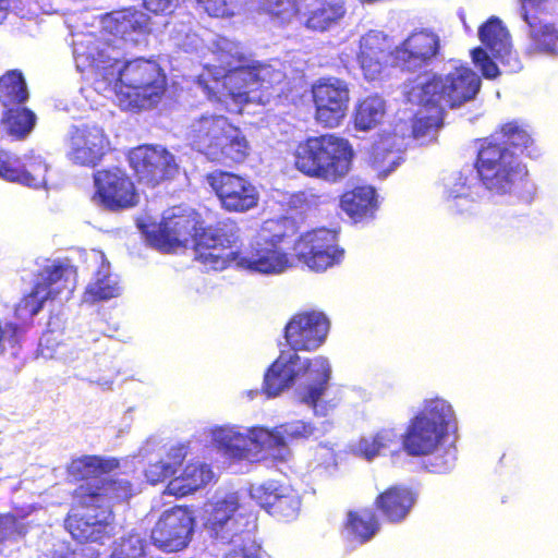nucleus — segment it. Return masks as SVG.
I'll list each match as a JSON object with an SVG mask.
<instances>
[{"label": "nucleus", "instance_id": "nucleus-5", "mask_svg": "<svg viewBox=\"0 0 558 558\" xmlns=\"http://www.w3.org/2000/svg\"><path fill=\"white\" fill-rule=\"evenodd\" d=\"M185 137L193 149L211 161L242 162L250 150L242 132L221 114L205 113L192 119Z\"/></svg>", "mask_w": 558, "mask_h": 558}, {"label": "nucleus", "instance_id": "nucleus-37", "mask_svg": "<svg viewBox=\"0 0 558 558\" xmlns=\"http://www.w3.org/2000/svg\"><path fill=\"white\" fill-rule=\"evenodd\" d=\"M386 116V101L378 95L367 96L355 107L354 125L357 130L368 131L379 125Z\"/></svg>", "mask_w": 558, "mask_h": 558}, {"label": "nucleus", "instance_id": "nucleus-34", "mask_svg": "<svg viewBox=\"0 0 558 558\" xmlns=\"http://www.w3.org/2000/svg\"><path fill=\"white\" fill-rule=\"evenodd\" d=\"M340 206L355 221L372 216L377 207L375 190L372 186H359L348 191L342 195Z\"/></svg>", "mask_w": 558, "mask_h": 558}, {"label": "nucleus", "instance_id": "nucleus-14", "mask_svg": "<svg viewBox=\"0 0 558 558\" xmlns=\"http://www.w3.org/2000/svg\"><path fill=\"white\" fill-rule=\"evenodd\" d=\"M315 119L326 128L340 125L350 101L348 83L337 77L320 78L312 87Z\"/></svg>", "mask_w": 558, "mask_h": 558}, {"label": "nucleus", "instance_id": "nucleus-11", "mask_svg": "<svg viewBox=\"0 0 558 558\" xmlns=\"http://www.w3.org/2000/svg\"><path fill=\"white\" fill-rule=\"evenodd\" d=\"M101 37L92 34L98 41L109 46L108 51H117L123 46H137L145 41L149 32V17L135 8L107 13L101 19Z\"/></svg>", "mask_w": 558, "mask_h": 558}, {"label": "nucleus", "instance_id": "nucleus-24", "mask_svg": "<svg viewBox=\"0 0 558 558\" xmlns=\"http://www.w3.org/2000/svg\"><path fill=\"white\" fill-rule=\"evenodd\" d=\"M314 138L318 146L323 145V149L318 151L323 168L319 178L336 181L344 177L350 170L353 156L348 141L330 134L315 136Z\"/></svg>", "mask_w": 558, "mask_h": 558}, {"label": "nucleus", "instance_id": "nucleus-28", "mask_svg": "<svg viewBox=\"0 0 558 558\" xmlns=\"http://www.w3.org/2000/svg\"><path fill=\"white\" fill-rule=\"evenodd\" d=\"M415 502L414 495L408 488L393 486L380 494L376 505L390 522H400Z\"/></svg>", "mask_w": 558, "mask_h": 558}, {"label": "nucleus", "instance_id": "nucleus-50", "mask_svg": "<svg viewBox=\"0 0 558 558\" xmlns=\"http://www.w3.org/2000/svg\"><path fill=\"white\" fill-rule=\"evenodd\" d=\"M50 292L44 290L41 286H35L31 294L25 296L16 306L15 314L19 318H33L36 316L45 301L52 299Z\"/></svg>", "mask_w": 558, "mask_h": 558}, {"label": "nucleus", "instance_id": "nucleus-1", "mask_svg": "<svg viewBox=\"0 0 558 558\" xmlns=\"http://www.w3.org/2000/svg\"><path fill=\"white\" fill-rule=\"evenodd\" d=\"M328 331L329 320L320 312L301 313L290 319L284 328L290 349L281 351L265 374L264 387L268 397H277L298 378L306 377L305 384L296 390L298 398L312 407L316 415H326V407L319 403V399L328 386L330 364L324 356L313 360L301 357L298 351L316 350L325 342Z\"/></svg>", "mask_w": 558, "mask_h": 558}, {"label": "nucleus", "instance_id": "nucleus-44", "mask_svg": "<svg viewBox=\"0 0 558 558\" xmlns=\"http://www.w3.org/2000/svg\"><path fill=\"white\" fill-rule=\"evenodd\" d=\"M48 165L40 156L26 157L24 162H21L20 177L17 183L27 185L29 187L39 189L46 184V173Z\"/></svg>", "mask_w": 558, "mask_h": 558}, {"label": "nucleus", "instance_id": "nucleus-35", "mask_svg": "<svg viewBox=\"0 0 558 558\" xmlns=\"http://www.w3.org/2000/svg\"><path fill=\"white\" fill-rule=\"evenodd\" d=\"M100 258L102 260L101 266L94 280L86 288L84 302L106 301L120 294L121 288L117 276L109 272V265L105 263L104 255Z\"/></svg>", "mask_w": 558, "mask_h": 558}, {"label": "nucleus", "instance_id": "nucleus-19", "mask_svg": "<svg viewBox=\"0 0 558 558\" xmlns=\"http://www.w3.org/2000/svg\"><path fill=\"white\" fill-rule=\"evenodd\" d=\"M193 531L192 514L182 507H174L162 512L151 530V541L165 551H179L186 547Z\"/></svg>", "mask_w": 558, "mask_h": 558}, {"label": "nucleus", "instance_id": "nucleus-41", "mask_svg": "<svg viewBox=\"0 0 558 558\" xmlns=\"http://www.w3.org/2000/svg\"><path fill=\"white\" fill-rule=\"evenodd\" d=\"M28 98V92L22 73L10 71L0 77V104L9 109L17 107Z\"/></svg>", "mask_w": 558, "mask_h": 558}, {"label": "nucleus", "instance_id": "nucleus-51", "mask_svg": "<svg viewBox=\"0 0 558 558\" xmlns=\"http://www.w3.org/2000/svg\"><path fill=\"white\" fill-rule=\"evenodd\" d=\"M250 72L252 74V81L255 85V89L258 87L269 88L283 82L286 74L280 70L276 69L271 64H254L250 65Z\"/></svg>", "mask_w": 558, "mask_h": 558}, {"label": "nucleus", "instance_id": "nucleus-25", "mask_svg": "<svg viewBox=\"0 0 558 558\" xmlns=\"http://www.w3.org/2000/svg\"><path fill=\"white\" fill-rule=\"evenodd\" d=\"M347 14L344 0H314L303 13L304 26L314 32L338 27Z\"/></svg>", "mask_w": 558, "mask_h": 558}, {"label": "nucleus", "instance_id": "nucleus-21", "mask_svg": "<svg viewBox=\"0 0 558 558\" xmlns=\"http://www.w3.org/2000/svg\"><path fill=\"white\" fill-rule=\"evenodd\" d=\"M96 195L110 209L134 206L137 194L131 179L119 168L101 170L94 175Z\"/></svg>", "mask_w": 558, "mask_h": 558}, {"label": "nucleus", "instance_id": "nucleus-2", "mask_svg": "<svg viewBox=\"0 0 558 558\" xmlns=\"http://www.w3.org/2000/svg\"><path fill=\"white\" fill-rule=\"evenodd\" d=\"M98 41L93 35L73 40V56L81 72L90 70L98 93L113 90L124 110H143L156 106L166 90V75L150 59L120 61L121 52Z\"/></svg>", "mask_w": 558, "mask_h": 558}, {"label": "nucleus", "instance_id": "nucleus-16", "mask_svg": "<svg viewBox=\"0 0 558 558\" xmlns=\"http://www.w3.org/2000/svg\"><path fill=\"white\" fill-rule=\"evenodd\" d=\"M207 182L227 211L245 213L258 204L259 193L256 186L244 177L215 171L207 175Z\"/></svg>", "mask_w": 558, "mask_h": 558}, {"label": "nucleus", "instance_id": "nucleus-26", "mask_svg": "<svg viewBox=\"0 0 558 558\" xmlns=\"http://www.w3.org/2000/svg\"><path fill=\"white\" fill-rule=\"evenodd\" d=\"M313 433L314 427L303 421H294L272 430L268 429L269 439H264L266 458L271 456L276 460H286L289 456L288 441L308 438Z\"/></svg>", "mask_w": 558, "mask_h": 558}, {"label": "nucleus", "instance_id": "nucleus-31", "mask_svg": "<svg viewBox=\"0 0 558 558\" xmlns=\"http://www.w3.org/2000/svg\"><path fill=\"white\" fill-rule=\"evenodd\" d=\"M423 108L415 114L412 135L422 145L433 142L442 125L444 109L436 104H417Z\"/></svg>", "mask_w": 558, "mask_h": 558}, {"label": "nucleus", "instance_id": "nucleus-59", "mask_svg": "<svg viewBox=\"0 0 558 558\" xmlns=\"http://www.w3.org/2000/svg\"><path fill=\"white\" fill-rule=\"evenodd\" d=\"M21 171V160L5 150H0V178L17 182Z\"/></svg>", "mask_w": 558, "mask_h": 558}, {"label": "nucleus", "instance_id": "nucleus-13", "mask_svg": "<svg viewBox=\"0 0 558 558\" xmlns=\"http://www.w3.org/2000/svg\"><path fill=\"white\" fill-rule=\"evenodd\" d=\"M108 148V137L96 124L72 125L66 133L65 156L74 165L94 168Z\"/></svg>", "mask_w": 558, "mask_h": 558}, {"label": "nucleus", "instance_id": "nucleus-63", "mask_svg": "<svg viewBox=\"0 0 558 558\" xmlns=\"http://www.w3.org/2000/svg\"><path fill=\"white\" fill-rule=\"evenodd\" d=\"M9 0L0 1V23H2L8 13Z\"/></svg>", "mask_w": 558, "mask_h": 558}, {"label": "nucleus", "instance_id": "nucleus-49", "mask_svg": "<svg viewBox=\"0 0 558 558\" xmlns=\"http://www.w3.org/2000/svg\"><path fill=\"white\" fill-rule=\"evenodd\" d=\"M258 8L277 19L280 23H288L298 12L296 0H255Z\"/></svg>", "mask_w": 558, "mask_h": 558}, {"label": "nucleus", "instance_id": "nucleus-40", "mask_svg": "<svg viewBox=\"0 0 558 558\" xmlns=\"http://www.w3.org/2000/svg\"><path fill=\"white\" fill-rule=\"evenodd\" d=\"M499 145H505L510 151H515L519 156L526 151L531 158L538 156L537 149L533 146V140L529 133L515 123H507L502 126L499 135L493 137Z\"/></svg>", "mask_w": 558, "mask_h": 558}, {"label": "nucleus", "instance_id": "nucleus-56", "mask_svg": "<svg viewBox=\"0 0 558 558\" xmlns=\"http://www.w3.org/2000/svg\"><path fill=\"white\" fill-rule=\"evenodd\" d=\"M208 15L223 17L233 15L239 8V0H196Z\"/></svg>", "mask_w": 558, "mask_h": 558}, {"label": "nucleus", "instance_id": "nucleus-42", "mask_svg": "<svg viewBox=\"0 0 558 558\" xmlns=\"http://www.w3.org/2000/svg\"><path fill=\"white\" fill-rule=\"evenodd\" d=\"M378 520L371 510L349 512L345 531L360 544L368 542L378 531Z\"/></svg>", "mask_w": 558, "mask_h": 558}, {"label": "nucleus", "instance_id": "nucleus-53", "mask_svg": "<svg viewBox=\"0 0 558 558\" xmlns=\"http://www.w3.org/2000/svg\"><path fill=\"white\" fill-rule=\"evenodd\" d=\"M26 533L25 525L12 514H0V554L7 544L17 542Z\"/></svg>", "mask_w": 558, "mask_h": 558}, {"label": "nucleus", "instance_id": "nucleus-18", "mask_svg": "<svg viewBox=\"0 0 558 558\" xmlns=\"http://www.w3.org/2000/svg\"><path fill=\"white\" fill-rule=\"evenodd\" d=\"M132 486L128 480L112 478L109 473L94 482L81 484L73 494V500L82 508L111 510L117 504L129 500Z\"/></svg>", "mask_w": 558, "mask_h": 558}, {"label": "nucleus", "instance_id": "nucleus-7", "mask_svg": "<svg viewBox=\"0 0 558 558\" xmlns=\"http://www.w3.org/2000/svg\"><path fill=\"white\" fill-rule=\"evenodd\" d=\"M454 422L452 407L444 399L426 400L402 436V448L412 457L434 453Z\"/></svg>", "mask_w": 558, "mask_h": 558}, {"label": "nucleus", "instance_id": "nucleus-48", "mask_svg": "<svg viewBox=\"0 0 558 558\" xmlns=\"http://www.w3.org/2000/svg\"><path fill=\"white\" fill-rule=\"evenodd\" d=\"M300 506L299 496L291 488L284 486L268 512L284 520H291L296 517Z\"/></svg>", "mask_w": 558, "mask_h": 558}, {"label": "nucleus", "instance_id": "nucleus-61", "mask_svg": "<svg viewBox=\"0 0 558 558\" xmlns=\"http://www.w3.org/2000/svg\"><path fill=\"white\" fill-rule=\"evenodd\" d=\"M179 0H143L145 8L156 14L172 13Z\"/></svg>", "mask_w": 558, "mask_h": 558}, {"label": "nucleus", "instance_id": "nucleus-38", "mask_svg": "<svg viewBox=\"0 0 558 558\" xmlns=\"http://www.w3.org/2000/svg\"><path fill=\"white\" fill-rule=\"evenodd\" d=\"M36 114L24 107H11L7 109L1 118L3 131L15 140H24L34 130Z\"/></svg>", "mask_w": 558, "mask_h": 558}, {"label": "nucleus", "instance_id": "nucleus-20", "mask_svg": "<svg viewBox=\"0 0 558 558\" xmlns=\"http://www.w3.org/2000/svg\"><path fill=\"white\" fill-rule=\"evenodd\" d=\"M65 527L80 542L105 544L116 533L113 513L108 509L84 508L68 517Z\"/></svg>", "mask_w": 558, "mask_h": 558}, {"label": "nucleus", "instance_id": "nucleus-3", "mask_svg": "<svg viewBox=\"0 0 558 558\" xmlns=\"http://www.w3.org/2000/svg\"><path fill=\"white\" fill-rule=\"evenodd\" d=\"M197 214L190 208L173 207L165 211L156 231L147 233V240L156 248L170 252L191 244L195 258L208 270H222L232 255L227 248L240 241V228L226 219L215 227L197 228Z\"/></svg>", "mask_w": 558, "mask_h": 558}, {"label": "nucleus", "instance_id": "nucleus-9", "mask_svg": "<svg viewBox=\"0 0 558 558\" xmlns=\"http://www.w3.org/2000/svg\"><path fill=\"white\" fill-rule=\"evenodd\" d=\"M476 169L482 184L493 195L511 194L527 173L515 151L493 141L478 150Z\"/></svg>", "mask_w": 558, "mask_h": 558}, {"label": "nucleus", "instance_id": "nucleus-60", "mask_svg": "<svg viewBox=\"0 0 558 558\" xmlns=\"http://www.w3.org/2000/svg\"><path fill=\"white\" fill-rule=\"evenodd\" d=\"M456 459V448H449L446 450L444 457H434V461L430 463V471L435 473H445L453 468Z\"/></svg>", "mask_w": 558, "mask_h": 558}, {"label": "nucleus", "instance_id": "nucleus-47", "mask_svg": "<svg viewBox=\"0 0 558 558\" xmlns=\"http://www.w3.org/2000/svg\"><path fill=\"white\" fill-rule=\"evenodd\" d=\"M367 54L383 58H393L391 44L388 36L380 31H369L360 39V50L357 56Z\"/></svg>", "mask_w": 558, "mask_h": 558}, {"label": "nucleus", "instance_id": "nucleus-6", "mask_svg": "<svg viewBox=\"0 0 558 558\" xmlns=\"http://www.w3.org/2000/svg\"><path fill=\"white\" fill-rule=\"evenodd\" d=\"M481 89L480 76L468 66H454L445 76L424 75L405 87L411 104H436L451 109L473 101Z\"/></svg>", "mask_w": 558, "mask_h": 558}, {"label": "nucleus", "instance_id": "nucleus-43", "mask_svg": "<svg viewBox=\"0 0 558 558\" xmlns=\"http://www.w3.org/2000/svg\"><path fill=\"white\" fill-rule=\"evenodd\" d=\"M322 149L323 145L318 146L314 137L300 143L294 155L296 169L307 175L319 178L323 168L318 151Z\"/></svg>", "mask_w": 558, "mask_h": 558}, {"label": "nucleus", "instance_id": "nucleus-17", "mask_svg": "<svg viewBox=\"0 0 558 558\" xmlns=\"http://www.w3.org/2000/svg\"><path fill=\"white\" fill-rule=\"evenodd\" d=\"M299 260L314 271H324L339 263L343 250L337 246V233L325 228L303 234L294 246Z\"/></svg>", "mask_w": 558, "mask_h": 558}, {"label": "nucleus", "instance_id": "nucleus-39", "mask_svg": "<svg viewBox=\"0 0 558 558\" xmlns=\"http://www.w3.org/2000/svg\"><path fill=\"white\" fill-rule=\"evenodd\" d=\"M186 456V448L183 445L171 447L166 457L149 463L145 470V476L151 484H158L174 475Z\"/></svg>", "mask_w": 558, "mask_h": 558}, {"label": "nucleus", "instance_id": "nucleus-36", "mask_svg": "<svg viewBox=\"0 0 558 558\" xmlns=\"http://www.w3.org/2000/svg\"><path fill=\"white\" fill-rule=\"evenodd\" d=\"M402 436L395 428H383L373 438H362L357 445L359 452L367 460H373L386 451L396 452L402 446Z\"/></svg>", "mask_w": 558, "mask_h": 558}, {"label": "nucleus", "instance_id": "nucleus-23", "mask_svg": "<svg viewBox=\"0 0 558 558\" xmlns=\"http://www.w3.org/2000/svg\"><path fill=\"white\" fill-rule=\"evenodd\" d=\"M478 38L506 72L515 73L521 70V61L512 49L510 34L500 19L492 16L484 23L478 29Z\"/></svg>", "mask_w": 558, "mask_h": 558}, {"label": "nucleus", "instance_id": "nucleus-8", "mask_svg": "<svg viewBox=\"0 0 558 558\" xmlns=\"http://www.w3.org/2000/svg\"><path fill=\"white\" fill-rule=\"evenodd\" d=\"M283 236V227L279 221H265L247 253L241 255L232 250L239 241L227 248V252L232 253L227 266L234 262L238 267L260 275H279L286 271L291 267V262L279 246Z\"/></svg>", "mask_w": 558, "mask_h": 558}, {"label": "nucleus", "instance_id": "nucleus-58", "mask_svg": "<svg viewBox=\"0 0 558 558\" xmlns=\"http://www.w3.org/2000/svg\"><path fill=\"white\" fill-rule=\"evenodd\" d=\"M472 60L482 71L486 78H495L500 74L498 65L492 60L487 52L478 47L471 51Z\"/></svg>", "mask_w": 558, "mask_h": 558}, {"label": "nucleus", "instance_id": "nucleus-29", "mask_svg": "<svg viewBox=\"0 0 558 558\" xmlns=\"http://www.w3.org/2000/svg\"><path fill=\"white\" fill-rule=\"evenodd\" d=\"M213 477L214 473L207 464L191 463L185 466L180 476L169 482L166 492L173 496H186L208 484Z\"/></svg>", "mask_w": 558, "mask_h": 558}, {"label": "nucleus", "instance_id": "nucleus-46", "mask_svg": "<svg viewBox=\"0 0 558 558\" xmlns=\"http://www.w3.org/2000/svg\"><path fill=\"white\" fill-rule=\"evenodd\" d=\"M442 180L447 197L456 201V210L459 213L469 210L472 201L469 199V186L462 173L452 172Z\"/></svg>", "mask_w": 558, "mask_h": 558}, {"label": "nucleus", "instance_id": "nucleus-55", "mask_svg": "<svg viewBox=\"0 0 558 558\" xmlns=\"http://www.w3.org/2000/svg\"><path fill=\"white\" fill-rule=\"evenodd\" d=\"M228 543L231 548L225 554L223 558H258L260 547L251 537V534L231 539Z\"/></svg>", "mask_w": 558, "mask_h": 558}, {"label": "nucleus", "instance_id": "nucleus-54", "mask_svg": "<svg viewBox=\"0 0 558 558\" xmlns=\"http://www.w3.org/2000/svg\"><path fill=\"white\" fill-rule=\"evenodd\" d=\"M283 487V485L276 481H268L259 485H253L250 493L251 497L268 511L274 506V502H276Z\"/></svg>", "mask_w": 558, "mask_h": 558}, {"label": "nucleus", "instance_id": "nucleus-22", "mask_svg": "<svg viewBox=\"0 0 558 558\" xmlns=\"http://www.w3.org/2000/svg\"><path fill=\"white\" fill-rule=\"evenodd\" d=\"M439 50V37L427 31L412 33L393 50V63L407 71L426 66Z\"/></svg>", "mask_w": 558, "mask_h": 558}, {"label": "nucleus", "instance_id": "nucleus-27", "mask_svg": "<svg viewBox=\"0 0 558 558\" xmlns=\"http://www.w3.org/2000/svg\"><path fill=\"white\" fill-rule=\"evenodd\" d=\"M74 280L75 269L68 260H50L38 274L36 286H41L54 299L65 289L71 291Z\"/></svg>", "mask_w": 558, "mask_h": 558}, {"label": "nucleus", "instance_id": "nucleus-52", "mask_svg": "<svg viewBox=\"0 0 558 558\" xmlns=\"http://www.w3.org/2000/svg\"><path fill=\"white\" fill-rule=\"evenodd\" d=\"M373 159L374 167L380 178L388 177L402 161L398 151H387L386 142L374 147Z\"/></svg>", "mask_w": 558, "mask_h": 558}, {"label": "nucleus", "instance_id": "nucleus-64", "mask_svg": "<svg viewBox=\"0 0 558 558\" xmlns=\"http://www.w3.org/2000/svg\"><path fill=\"white\" fill-rule=\"evenodd\" d=\"M97 384L104 388H107L109 389L110 388V385L111 383L109 380H105V381H97Z\"/></svg>", "mask_w": 558, "mask_h": 558}, {"label": "nucleus", "instance_id": "nucleus-4", "mask_svg": "<svg viewBox=\"0 0 558 558\" xmlns=\"http://www.w3.org/2000/svg\"><path fill=\"white\" fill-rule=\"evenodd\" d=\"M217 64H206L198 75L197 86L209 100L246 102L248 94L255 90L250 65L246 64L242 48L233 40L218 37L210 47Z\"/></svg>", "mask_w": 558, "mask_h": 558}, {"label": "nucleus", "instance_id": "nucleus-57", "mask_svg": "<svg viewBox=\"0 0 558 558\" xmlns=\"http://www.w3.org/2000/svg\"><path fill=\"white\" fill-rule=\"evenodd\" d=\"M389 58L374 57V56H357V62L367 81L377 80L383 70L387 66Z\"/></svg>", "mask_w": 558, "mask_h": 558}, {"label": "nucleus", "instance_id": "nucleus-62", "mask_svg": "<svg viewBox=\"0 0 558 558\" xmlns=\"http://www.w3.org/2000/svg\"><path fill=\"white\" fill-rule=\"evenodd\" d=\"M50 558H83V555L76 550L61 547L52 551Z\"/></svg>", "mask_w": 558, "mask_h": 558}, {"label": "nucleus", "instance_id": "nucleus-12", "mask_svg": "<svg viewBox=\"0 0 558 558\" xmlns=\"http://www.w3.org/2000/svg\"><path fill=\"white\" fill-rule=\"evenodd\" d=\"M264 439H269L268 429L260 427L220 426L211 430V440L220 451L252 462L266 459Z\"/></svg>", "mask_w": 558, "mask_h": 558}, {"label": "nucleus", "instance_id": "nucleus-33", "mask_svg": "<svg viewBox=\"0 0 558 558\" xmlns=\"http://www.w3.org/2000/svg\"><path fill=\"white\" fill-rule=\"evenodd\" d=\"M119 466L116 459H104L98 456H83L73 459L68 466V474L75 481L94 482L104 474L110 473Z\"/></svg>", "mask_w": 558, "mask_h": 558}, {"label": "nucleus", "instance_id": "nucleus-32", "mask_svg": "<svg viewBox=\"0 0 558 558\" xmlns=\"http://www.w3.org/2000/svg\"><path fill=\"white\" fill-rule=\"evenodd\" d=\"M521 17L530 28L531 37L535 47L547 54L558 56V31L550 24L538 26V19L530 14V9L539 4H526L521 1Z\"/></svg>", "mask_w": 558, "mask_h": 558}, {"label": "nucleus", "instance_id": "nucleus-10", "mask_svg": "<svg viewBox=\"0 0 558 558\" xmlns=\"http://www.w3.org/2000/svg\"><path fill=\"white\" fill-rule=\"evenodd\" d=\"M252 523L236 493L216 495L205 505L204 526L210 537L222 543L244 537Z\"/></svg>", "mask_w": 558, "mask_h": 558}, {"label": "nucleus", "instance_id": "nucleus-45", "mask_svg": "<svg viewBox=\"0 0 558 558\" xmlns=\"http://www.w3.org/2000/svg\"><path fill=\"white\" fill-rule=\"evenodd\" d=\"M146 539L138 533L130 532L113 543L110 558H146Z\"/></svg>", "mask_w": 558, "mask_h": 558}, {"label": "nucleus", "instance_id": "nucleus-15", "mask_svg": "<svg viewBox=\"0 0 558 558\" xmlns=\"http://www.w3.org/2000/svg\"><path fill=\"white\" fill-rule=\"evenodd\" d=\"M129 162L138 182L151 187L172 179L179 170L174 156L161 146L134 148L129 154Z\"/></svg>", "mask_w": 558, "mask_h": 558}, {"label": "nucleus", "instance_id": "nucleus-30", "mask_svg": "<svg viewBox=\"0 0 558 558\" xmlns=\"http://www.w3.org/2000/svg\"><path fill=\"white\" fill-rule=\"evenodd\" d=\"M194 17L189 13L177 14L167 23L172 44L185 52H196L202 48L203 39L195 29Z\"/></svg>", "mask_w": 558, "mask_h": 558}]
</instances>
